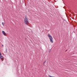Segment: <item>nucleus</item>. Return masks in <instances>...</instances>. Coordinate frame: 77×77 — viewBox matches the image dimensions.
<instances>
[{"mask_svg": "<svg viewBox=\"0 0 77 77\" xmlns=\"http://www.w3.org/2000/svg\"><path fill=\"white\" fill-rule=\"evenodd\" d=\"M2 33L5 36L7 35V34H6V33H5V32L4 31H2Z\"/></svg>", "mask_w": 77, "mask_h": 77, "instance_id": "7ed1b4c3", "label": "nucleus"}, {"mask_svg": "<svg viewBox=\"0 0 77 77\" xmlns=\"http://www.w3.org/2000/svg\"><path fill=\"white\" fill-rule=\"evenodd\" d=\"M2 45V47H3V45Z\"/></svg>", "mask_w": 77, "mask_h": 77, "instance_id": "1a4fd4ad", "label": "nucleus"}, {"mask_svg": "<svg viewBox=\"0 0 77 77\" xmlns=\"http://www.w3.org/2000/svg\"><path fill=\"white\" fill-rule=\"evenodd\" d=\"M2 24L3 25V26H4V25L5 24V23H2Z\"/></svg>", "mask_w": 77, "mask_h": 77, "instance_id": "39448f33", "label": "nucleus"}, {"mask_svg": "<svg viewBox=\"0 0 77 77\" xmlns=\"http://www.w3.org/2000/svg\"><path fill=\"white\" fill-rule=\"evenodd\" d=\"M66 51H67V50H66Z\"/></svg>", "mask_w": 77, "mask_h": 77, "instance_id": "9b49d317", "label": "nucleus"}, {"mask_svg": "<svg viewBox=\"0 0 77 77\" xmlns=\"http://www.w3.org/2000/svg\"><path fill=\"white\" fill-rule=\"evenodd\" d=\"M0 58L2 60H3V56H1L0 57Z\"/></svg>", "mask_w": 77, "mask_h": 77, "instance_id": "20e7f679", "label": "nucleus"}, {"mask_svg": "<svg viewBox=\"0 0 77 77\" xmlns=\"http://www.w3.org/2000/svg\"><path fill=\"white\" fill-rule=\"evenodd\" d=\"M48 77H51V76H50V75H48Z\"/></svg>", "mask_w": 77, "mask_h": 77, "instance_id": "6e6552de", "label": "nucleus"}, {"mask_svg": "<svg viewBox=\"0 0 77 77\" xmlns=\"http://www.w3.org/2000/svg\"><path fill=\"white\" fill-rule=\"evenodd\" d=\"M51 77H54V76H51Z\"/></svg>", "mask_w": 77, "mask_h": 77, "instance_id": "9d476101", "label": "nucleus"}, {"mask_svg": "<svg viewBox=\"0 0 77 77\" xmlns=\"http://www.w3.org/2000/svg\"><path fill=\"white\" fill-rule=\"evenodd\" d=\"M45 62H46V61H45L44 63V64H45Z\"/></svg>", "mask_w": 77, "mask_h": 77, "instance_id": "0eeeda50", "label": "nucleus"}, {"mask_svg": "<svg viewBox=\"0 0 77 77\" xmlns=\"http://www.w3.org/2000/svg\"><path fill=\"white\" fill-rule=\"evenodd\" d=\"M2 56V54H1V52H0V57Z\"/></svg>", "mask_w": 77, "mask_h": 77, "instance_id": "423d86ee", "label": "nucleus"}, {"mask_svg": "<svg viewBox=\"0 0 77 77\" xmlns=\"http://www.w3.org/2000/svg\"><path fill=\"white\" fill-rule=\"evenodd\" d=\"M24 23L26 25H28L29 24V21H28V19L26 17L24 19Z\"/></svg>", "mask_w": 77, "mask_h": 77, "instance_id": "f03ea898", "label": "nucleus"}, {"mask_svg": "<svg viewBox=\"0 0 77 77\" xmlns=\"http://www.w3.org/2000/svg\"><path fill=\"white\" fill-rule=\"evenodd\" d=\"M48 36L49 37V39H50V41L51 43H53V38L52 36H51L50 34H48Z\"/></svg>", "mask_w": 77, "mask_h": 77, "instance_id": "f257e3e1", "label": "nucleus"}]
</instances>
